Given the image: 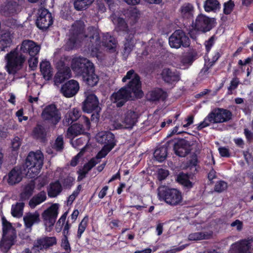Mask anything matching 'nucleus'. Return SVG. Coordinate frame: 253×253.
Returning a JSON list of instances; mask_svg holds the SVG:
<instances>
[{"label": "nucleus", "instance_id": "69168bd1", "mask_svg": "<svg viewBox=\"0 0 253 253\" xmlns=\"http://www.w3.org/2000/svg\"><path fill=\"white\" fill-rule=\"evenodd\" d=\"M75 180V178L72 176H67L63 181V186L65 188L70 189L74 185Z\"/></svg>", "mask_w": 253, "mask_h": 253}, {"label": "nucleus", "instance_id": "7c9ffc66", "mask_svg": "<svg viewBox=\"0 0 253 253\" xmlns=\"http://www.w3.org/2000/svg\"><path fill=\"white\" fill-rule=\"evenodd\" d=\"M101 44L109 50L114 51L116 47L117 41L114 37L107 33L103 35L102 41H100V45ZM100 48V47H99Z\"/></svg>", "mask_w": 253, "mask_h": 253}, {"label": "nucleus", "instance_id": "f704fd0d", "mask_svg": "<svg viewBox=\"0 0 253 253\" xmlns=\"http://www.w3.org/2000/svg\"><path fill=\"white\" fill-rule=\"evenodd\" d=\"M62 186L59 180L51 182L47 188V195L50 198H55L62 191Z\"/></svg>", "mask_w": 253, "mask_h": 253}, {"label": "nucleus", "instance_id": "37998d69", "mask_svg": "<svg viewBox=\"0 0 253 253\" xmlns=\"http://www.w3.org/2000/svg\"><path fill=\"white\" fill-rule=\"evenodd\" d=\"M18 5L15 1H9L1 8L6 16H11L17 13Z\"/></svg>", "mask_w": 253, "mask_h": 253}, {"label": "nucleus", "instance_id": "ddd939ff", "mask_svg": "<svg viewBox=\"0 0 253 253\" xmlns=\"http://www.w3.org/2000/svg\"><path fill=\"white\" fill-rule=\"evenodd\" d=\"M58 204H54L44 210L42 214V217L46 227H52L58 214Z\"/></svg>", "mask_w": 253, "mask_h": 253}, {"label": "nucleus", "instance_id": "8fccbe9b", "mask_svg": "<svg viewBox=\"0 0 253 253\" xmlns=\"http://www.w3.org/2000/svg\"><path fill=\"white\" fill-rule=\"evenodd\" d=\"M93 1L94 0H75L74 7L77 10H82L86 9Z\"/></svg>", "mask_w": 253, "mask_h": 253}, {"label": "nucleus", "instance_id": "393cba45", "mask_svg": "<svg viewBox=\"0 0 253 253\" xmlns=\"http://www.w3.org/2000/svg\"><path fill=\"white\" fill-rule=\"evenodd\" d=\"M2 237H9V239L15 240L16 238V231L12 226L11 223L8 221L4 217L2 218Z\"/></svg>", "mask_w": 253, "mask_h": 253}, {"label": "nucleus", "instance_id": "72a5a7b5", "mask_svg": "<svg viewBox=\"0 0 253 253\" xmlns=\"http://www.w3.org/2000/svg\"><path fill=\"white\" fill-rule=\"evenodd\" d=\"M86 133L83 124L75 123L70 126L67 129V135L69 137L74 138L79 135ZM87 134L89 133H87Z\"/></svg>", "mask_w": 253, "mask_h": 253}, {"label": "nucleus", "instance_id": "412c9836", "mask_svg": "<svg viewBox=\"0 0 253 253\" xmlns=\"http://www.w3.org/2000/svg\"><path fill=\"white\" fill-rule=\"evenodd\" d=\"M148 100L151 102L165 101L168 96L167 92L162 88L156 87L149 91L147 94Z\"/></svg>", "mask_w": 253, "mask_h": 253}, {"label": "nucleus", "instance_id": "a211bd4d", "mask_svg": "<svg viewBox=\"0 0 253 253\" xmlns=\"http://www.w3.org/2000/svg\"><path fill=\"white\" fill-rule=\"evenodd\" d=\"M79 88L78 82L76 80H71L62 85L60 92L65 97L70 98L77 93Z\"/></svg>", "mask_w": 253, "mask_h": 253}, {"label": "nucleus", "instance_id": "e433bc0d", "mask_svg": "<svg viewBox=\"0 0 253 253\" xmlns=\"http://www.w3.org/2000/svg\"><path fill=\"white\" fill-rule=\"evenodd\" d=\"M40 71L44 80L49 81L51 79L53 75L52 68L49 61L44 60L41 62Z\"/></svg>", "mask_w": 253, "mask_h": 253}, {"label": "nucleus", "instance_id": "4d7b16f0", "mask_svg": "<svg viewBox=\"0 0 253 253\" xmlns=\"http://www.w3.org/2000/svg\"><path fill=\"white\" fill-rule=\"evenodd\" d=\"M206 239V234L203 232H195L190 234L188 239L190 241H197Z\"/></svg>", "mask_w": 253, "mask_h": 253}, {"label": "nucleus", "instance_id": "f8f14e48", "mask_svg": "<svg viewBox=\"0 0 253 253\" xmlns=\"http://www.w3.org/2000/svg\"><path fill=\"white\" fill-rule=\"evenodd\" d=\"M39 16L36 20L37 27L42 30H46L53 23L51 13L44 8H41L38 10Z\"/></svg>", "mask_w": 253, "mask_h": 253}, {"label": "nucleus", "instance_id": "c03bdc74", "mask_svg": "<svg viewBox=\"0 0 253 253\" xmlns=\"http://www.w3.org/2000/svg\"><path fill=\"white\" fill-rule=\"evenodd\" d=\"M134 34L135 31H132L126 36V42L124 44L125 52L127 53H130L134 46Z\"/></svg>", "mask_w": 253, "mask_h": 253}, {"label": "nucleus", "instance_id": "9b49d317", "mask_svg": "<svg viewBox=\"0 0 253 253\" xmlns=\"http://www.w3.org/2000/svg\"><path fill=\"white\" fill-rule=\"evenodd\" d=\"M170 141H173V142H171L170 145L173 146L175 154L179 157H184L192 150V144L185 138H175Z\"/></svg>", "mask_w": 253, "mask_h": 253}, {"label": "nucleus", "instance_id": "79ce46f5", "mask_svg": "<svg viewBox=\"0 0 253 253\" xmlns=\"http://www.w3.org/2000/svg\"><path fill=\"white\" fill-rule=\"evenodd\" d=\"M46 198V192L44 191H40L30 199L29 205L31 208H35L37 206L44 202Z\"/></svg>", "mask_w": 253, "mask_h": 253}, {"label": "nucleus", "instance_id": "f3484780", "mask_svg": "<svg viewBox=\"0 0 253 253\" xmlns=\"http://www.w3.org/2000/svg\"><path fill=\"white\" fill-rule=\"evenodd\" d=\"M83 111L87 113H91L94 110H101L99 106V100L94 94L87 95L83 103Z\"/></svg>", "mask_w": 253, "mask_h": 253}, {"label": "nucleus", "instance_id": "0eeeda50", "mask_svg": "<svg viewBox=\"0 0 253 253\" xmlns=\"http://www.w3.org/2000/svg\"><path fill=\"white\" fill-rule=\"evenodd\" d=\"M216 22L215 18L210 17L205 14H198L192 23V29L196 32L206 33L212 30Z\"/></svg>", "mask_w": 253, "mask_h": 253}, {"label": "nucleus", "instance_id": "6e6552de", "mask_svg": "<svg viewBox=\"0 0 253 253\" xmlns=\"http://www.w3.org/2000/svg\"><path fill=\"white\" fill-rule=\"evenodd\" d=\"M169 44L171 47L177 49L181 46L187 47L190 45V41L183 30L178 29L169 37Z\"/></svg>", "mask_w": 253, "mask_h": 253}, {"label": "nucleus", "instance_id": "b1692460", "mask_svg": "<svg viewBox=\"0 0 253 253\" xmlns=\"http://www.w3.org/2000/svg\"><path fill=\"white\" fill-rule=\"evenodd\" d=\"M138 115L137 112L132 110H128L124 115L122 123L126 128H132L137 122Z\"/></svg>", "mask_w": 253, "mask_h": 253}, {"label": "nucleus", "instance_id": "5fc2aeb1", "mask_svg": "<svg viewBox=\"0 0 253 253\" xmlns=\"http://www.w3.org/2000/svg\"><path fill=\"white\" fill-rule=\"evenodd\" d=\"M240 84V81L238 78H233L230 82V85L228 87L227 94L231 95L232 91L236 89Z\"/></svg>", "mask_w": 253, "mask_h": 253}, {"label": "nucleus", "instance_id": "bb28decb", "mask_svg": "<svg viewBox=\"0 0 253 253\" xmlns=\"http://www.w3.org/2000/svg\"><path fill=\"white\" fill-rule=\"evenodd\" d=\"M7 182L9 185H14L19 183L22 179V172L20 169L14 167L7 174Z\"/></svg>", "mask_w": 253, "mask_h": 253}, {"label": "nucleus", "instance_id": "49530a36", "mask_svg": "<svg viewBox=\"0 0 253 253\" xmlns=\"http://www.w3.org/2000/svg\"><path fill=\"white\" fill-rule=\"evenodd\" d=\"M126 14L128 18L130 24L132 25L137 22L140 16L139 11L136 8L128 10Z\"/></svg>", "mask_w": 253, "mask_h": 253}, {"label": "nucleus", "instance_id": "aec40b11", "mask_svg": "<svg viewBox=\"0 0 253 253\" xmlns=\"http://www.w3.org/2000/svg\"><path fill=\"white\" fill-rule=\"evenodd\" d=\"M40 47L31 40H24L20 47V51L23 53H28L30 57L36 56L39 52Z\"/></svg>", "mask_w": 253, "mask_h": 253}, {"label": "nucleus", "instance_id": "a19ab883", "mask_svg": "<svg viewBox=\"0 0 253 253\" xmlns=\"http://www.w3.org/2000/svg\"><path fill=\"white\" fill-rule=\"evenodd\" d=\"M13 36L9 31H5L1 34L0 40V48L1 51H6L10 47L12 42Z\"/></svg>", "mask_w": 253, "mask_h": 253}, {"label": "nucleus", "instance_id": "864d4df0", "mask_svg": "<svg viewBox=\"0 0 253 253\" xmlns=\"http://www.w3.org/2000/svg\"><path fill=\"white\" fill-rule=\"evenodd\" d=\"M235 4L232 0H229L223 4V13L225 15L230 14L233 11Z\"/></svg>", "mask_w": 253, "mask_h": 253}, {"label": "nucleus", "instance_id": "4be33fe9", "mask_svg": "<svg viewBox=\"0 0 253 253\" xmlns=\"http://www.w3.org/2000/svg\"><path fill=\"white\" fill-rule=\"evenodd\" d=\"M71 76V71L69 67L64 66L58 69L53 78L54 85L58 86L59 84L64 82L65 81L69 79Z\"/></svg>", "mask_w": 253, "mask_h": 253}, {"label": "nucleus", "instance_id": "13d9d810", "mask_svg": "<svg viewBox=\"0 0 253 253\" xmlns=\"http://www.w3.org/2000/svg\"><path fill=\"white\" fill-rule=\"evenodd\" d=\"M68 237V236H63V238L61 239V247L65 250V252L70 253L71 252V248Z\"/></svg>", "mask_w": 253, "mask_h": 253}, {"label": "nucleus", "instance_id": "423d86ee", "mask_svg": "<svg viewBox=\"0 0 253 253\" xmlns=\"http://www.w3.org/2000/svg\"><path fill=\"white\" fill-rule=\"evenodd\" d=\"M5 58L6 71L8 74L12 75H15L22 68L26 61V57L17 49L7 53Z\"/></svg>", "mask_w": 253, "mask_h": 253}, {"label": "nucleus", "instance_id": "dca6fc26", "mask_svg": "<svg viewBox=\"0 0 253 253\" xmlns=\"http://www.w3.org/2000/svg\"><path fill=\"white\" fill-rule=\"evenodd\" d=\"M57 239L55 237L45 236L38 238L34 244L32 250H35V252H39L40 250L47 249L50 247L56 245Z\"/></svg>", "mask_w": 253, "mask_h": 253}, {"label": "nucleus", "instance_id": "774afa93", "mask_svg": "<svg viewBox=\"0 0 253 253\" xmlns=\"http://www.w3.org/2000/svg\"><path fill=\"white\" fill-rule=\"evenodd\" d=\"M169 171L167 169H160L158 170V179L160 181H162L166 179L169 175Z\"/></svg>", "mask_w": 253, "mask_h": 253}, {"label": "nucleus", "instance_id": "2eb2a0df", "mask_svg": "<svg viewBox=\"0 0 253 253\" xmlns=\"http://www.w3.org/2000/svg\"><path fill=\"white\" fill-rule=\"evenodd\" d=\"M253 246V238L242 239L233 244L231 253H250Z\"/></svg>", "mask_w": 253, "mask_h": 253}, {"label": "nucleus", "instance_id": "5701e85b", "mask_svg": "<svg viewBox=\"0 0 253 253\" xmlns=\"http://www.w3.org/2000/svg\"><path fill=\"white\" fill-rule=\"evenodd\" d=\"M161 75L163 81L169 84L177 82L180 79L179 74L176 70L172 71L169 68H164Z\"/></svg>", "mask_w": 253, "mask_h": 253}, {"label": "nucleus", "instance_id": "c85d7f7f", "mask_svg": "<svg viewBox=\"0 0 253 253\" xmlns=\"http://www.w3.org/2000/svg\"><path fill=\"white\" fill-rule=\"evenodd\" d=\"M171 142H173V141L169 140L165 145L161 146L155 150L154 156L157 161L162 162L166 160L168 155V147L170 146Z\"/></svg>", "mask_w": 253, "mask_h": 253}, {"label": "nucleus", "instance_id": "2f4dec72", "mask_svg": "<svg viewBox=\"0 0 253 253\" xmlns=\"http://www.w3.org/2000/svg\"><path fill=\"white\" fill-rule=\"evenodd\" d=\"M35 188V183L31 181L25 184L22 188L20 198L22 201H27L32 196Z\"/></svg>", "mask_w": 253, "mask_h": 253}, {"label": "nucleus", "instance_id": "a878e982", "mask_svg": "<svg viewBox=\"0 0 253 253\" xmlns=\"http://www.w3.org/2000/svg\"><path fill=\"white\" fill-rule=\"evenodd\" d=\"M112 17L113 23L116 25L115 30L117 32H122L128 34L133 31V30L130 31L128 29L127 24L123 18L117 16L116 15L112 16Z\"/></svg>", "mask_w": 253, "mask_h": 253}, {"label": "nucleus", "instance_id": "0e129e2a", "mask_svg": "<svg viewBox=\"0 0 253 253\" xmlns=\"http://www.w3.org/2000/svg\"><path fill=\"white\" fill-rule=\"evenodd\" d=\"M21 145L20 138L18 137H15L11 141V149L12 151H17Z\"/></svg>", "mask_w": 253, "mask_h": 253}, {"label": "nucleus", "instance_id": "ea45409f", "mask_svg": "<svg viewBox=\"0 0 253 253\" xmlns=\"http://www.w3.org/2000/svg\"><path fill=\"white\" fill-rule=\"evenodd\" d=\"M203 7L207 12L216 13L221 8V4L218 0H206Z\"/></svg>", "mask_w": 253, "mask_h": 253}, {"label": "nucleus", "instance_id": "cd10ccee", "mask_svg": "<svg viewBox=\"0 0 253 253\" xmlns=\"http://www.w3.org/2000/svg\"><path fill=\"white\" fill-rule=\"evenodd\" d=\"M98 140L100 143L104 144V146L111 147V150L116 145L117 141L115 135L110 131L106 132L104 134L99 135Z\"/></svg>", "mask_w": 253, "mask_h": 253}, {"label": "nucleus", "instance_id": "e2e57ef3", "mask_svg": "<svg viewBox=\"0 0 253 253\" xmlns=\"http://www.w3.org/2000/svg\"><path fill=\"white\" fill-rule=\"evenodd\" d=\"M212 123L211 120L209 118V114L205 118L203 121L201 122L197 126V129L198 130H202L203 128L207 127L210 126V124Z\"/></svg>", "mask_w": 253, "mask_h": 253}, {"label": "nucleus", "instance_id": "9d476101", "mask_svg": "<svg viewBox=\"0 0 253 253\" xmlns=\"http://www.w3.org/2000/svg\"><path fill=\"white\" fill-rule=\"evenodd\" d=\"M41 116L43 120L47 121L54 126L56 125L61 118L60 112L54 104L45 106L42 111Z\"/></svg>", "mask_w": 253, "mask_h": 253}, {"label": "nucleus", "instance_id": "6e6d98bb", "mask_svg": "<svg viewBox=\"0 0 253 253\" xmlns=\"http://www.w3.org/2000/svg\"><path fill=\"white\" fill-rule=\"evenodd\" d=\"M216 39V37L214 35L211 37L208 40L205 42L204 45L205 46V49L207 54L210 52L212 47L214 44Z\"/></svg>", "mask_w": 253, "mask_h": 253}, {"label": "nucleus", "instance_id": "bf43d9fd", "mask_svg": "<svg viewBox=\"0 0 253 253\" xmlns=\"http://www.w3.org/2000/svg\"><path fill=\"white\" fill-rule=\"evenodd\" d=\"M227 188V183L223 180L217 181L214 186V191L218 193L222 192Z\"/></svg>", "mask_w": 253, "mask_h": 253}, {"label": "nucleus", "instance_id": "f257e3e1", "mask_svg": "<svg viewBox=\"0 0 253 253\" xmlns=\"http://www.w3.org/2000/svg\"><path fill=\"white\" fill-rule=\"evenodd\" d=\"M84 42L85 46L92 53H97L100 45V37L98 29L91 26L87 28V34L84 33V27L79 24H74L69 31L68 38L65 44L67 51L73 50L79 43Z\"/></svg>", "mask_w": 253, "mask_h": 253}, {"label": "nucleus", "instance_id": "473e14b6", "mask_svg": "<svg viewBox=\"0 0 253 253\" xmlns=\"http://www.w3.org/2000/svg\"><path fill=\"white\" fill-rule=\"evenodd\" d=\"M176 181L181 185L185 190H189L194 185V183L190 180V175L183 172H180L177 175Z\"/></svg>", "mask_w": 253, "mask_h": 253}, {"label": "nucleus", "instance_id": "3c124183", "mask_svg": "<svg viewBox=\"0 0 253 253\" xmlns=\"http://www.w3.org/2000/svg\"><path fill=\"white\" fill-rule=\"evenodd\" d=\"M52 148L56 151H62L64 149V141L62 136L59 135L56 138Z\"/></svg>", "mask_w": 253, "mask_h": 253}, {"label": "nucleus", "instance_id": "a18cd8bd", "mask_svg": "<svg viewBox=\"0 0 253 253\" xmlns=\"http://www.w3.org/2000/svg\"><path fill=\"white\" fill-rule=\"evenodd\" d=\"M15 244V240L9 239V237H2L0 243V250L2 253H7Z\"/></svg>", "mask_w": 253, "mask_h": 253}, {"label": "nucleus", "instance_id": "f03ea898", "mask_svg": "<svg viewBox=\"0 0 253 253\" xmlns=\"http://www.w3.org/2000/svg\"><path fill=\"white\" fill-rule=\"evenodd\" d=\"M72 70L83 77V80L89 86L93 87L97 84L99 78L95 74V67L92 62L84 57H76L71 61Z\"/></svg>", "mask_w": 253, "mask_h": 253}, {"label": "nucleus", "instance_id": "338daca9", "mask_svg": "<svg viewBox=\"0 0 253 253\" xmlns=\"http://www.w3.org/2000/svg\"><path fill=\"white\" fill-rule=\"evenodd\" d=\"M253 60V56L248 57L246 59H245L244 61L241 59H240L238 62V65L240 66V69L242 70V72H244L245 71L243 69V66L250 65L251 64L252 61Z\"/></svg>", "mask_w": 253, "mask_h": 253}, {"label": "nucleus", "instance_id": "09e8293b", "mask_svg": "<svg viewBox=\"0 0 253 253\" xmlns=\"http://www.w3.org/2000/svg\"><path fill=\"white\" fill-rule=\"evenodd\" d=\"M24 207V203L22 202L17 203L15 205H12L11 211L12 215L13 217L21 216Z\"/></svg>", "mask_w": 253, "mask_h": 253}, {"label": "nucleus", "instance_id": "20e7f679", "mask_svg": "<svg viewBox=\"0 0 253 253\" xmlns=\"http://www.w3.org/2000/svg\"><path fill=\"white\" fill-rule=\"evenodd\" d=\"M127 80H130L124 87H126L131 95L133 94L135 98H142L144 93L142 90V84L139 75L136 73L134 70L131 69L127 71L123 78L122 82L125 83Z\"/></svg>", "mask_w": 253, "mask_h": 253}, {"label": "nucleus", "instance_id": "39448f33", "mask_svg": "<svg viewBox=\"0 0 253 253\" xmlns=\"http://www.w3.org/2000/svg\"><path fill=\"white\" fill-rule=\"evenodd\" d=\"M43 163V156L41 153L30 152L25 162L27 175L30 178L37 177L41 171Z\"/></svg>", "mask_w": 253, "mask_h": 253}, {"label": "nucleus", "instance_id": "7ed1b4c3", "mask_svg": "<svg viewBox=\"0 0 253 253\" xmlns=\"http://www.w3.org/2000/svg\"><path fill=\"white\" fill-rule=\"evenodd\" d=\"M158 197L160 201L173 207L180 205L183 201L182 192L179 190L166 186L158 188Z\"/></svg>", "mask_w": 253, "mask_h": 253}, {"label": "nucleus", "instance_id": "4c0bfd02", "mask_svg": "<svg viewBox=\"0 0 253 253\" xmlns=\"http://www.w3.org/2000/svg\"><path fill=\"white\" fill-rule=\"evenodd\" d=\"M25 226L31 228L35 223H39L40 221V214L37 211L29 212L23 217Z\"/></svg>", "mask_w": 253, "mask_h": 253}, {"label": "nucleus", "instance_id": "4468645a", "mask_svg": "<svg viewBox=\"0 0 253 253\" xmlns=\"http://www.w3.org/2000/svg\"><path fill=\"white\" fill-rule=\"evenodd\" d=\"M132 97L130 93L126 87H122L111 96V100L116 104L117 107H121Z\"/></svg>", "mask_w": 253, "mask_h": 253}, {"label": "nucleus", "instance_id": "6ab92c4d", "mask_svg": "<svg viewBox=\"0 0 253 253\" xmlns=\"http://www.w3.org/2000/svg\"><path fill=\"white\" fill-rule=\"evenodd\" d=\"M68 213V211H66L61 215L57 221L55 226V230L57 233L60 232L63 229V236H68L69 235V230L72 226L71 223H69V219L66 222Z\"/></svg>", "mask_w": 253, "mask_h": 253}, {"label": "nucleus", "instance_id": "1a4fd4ad", "mask_svg": "<svg viewBox=\"0 0 253 253\" xmlns=\"http://www.w3.org/2000/svg\"><path fill=\"white\" fill-rule=\"evenodd\" d=\"M209 118L212 124L226 123L232 119V113L228 109L216 107L209 113Z\"/></svg>", "mask_w": 253, "mask_h": 253}, {"label": "nucleus", "instance_id": "603ef678", "mask_svg": "<svg viewBox=\"0 0 253 253\" xmlns=\"http://www.w3.org/2000/svg\"><path fill=\"white\" fill-rule=\"evenodd\" d=\"M197 56V53L196 52H189L183 57L182 62L185 64H192Z\"/></svg>", "mask_w": 253, "mask_h": 253}, {"label": "nucleus", "instance_id": "680f3d73", "mask_svg": "<svg viewBox=\"0 0 253 253\" xmlns=\"http://www.w3.org/2000/svg\"><path fill=\"white\" fill-rule=\"evenodd\" d=\"M111 150V147L103 146L102 149L97 153L96 158L101 159L105 157Z\"/></svg>", "mask_w": 253, "mask_h": 253}, {"label": "nucleus", "instance_id": "de8ad7c7", "mask_svg": "<svg viewBox=\"0 0 253 253\" xmlns=\"http://www.w3.org/2000/svg\"><path fill=\"white\" fill-rule=\"evenodd\" d=\"M89 221L88 215H85L80 223L79 224L77 231V237L80 239L84 231L85 230Z\"/></svg>", "mask_w": 253, "mask_h": 253}, {"label": "nucleus", "instance_id": "58836bf2", "mask_svg": "<svg viewBox=\"0 0 253 253\" xmlns=\"http://www.w3.org/2000/svg\"><path fill=\"white\" fill-rule=\"evenodd\" d=\"M179 12L183 18L190 19L193 17L194 7L190 3H185L181 6Z\"/></svg>", "mask_w": 253, "mask_h": 253}, {"label": "nucleus", "instance_id": "c756f323", "mask_svg": "<svg viewBox=\"0 0 253 253\" xmlns=\"http://www.w3.org/2000/svg\"><path fill=\"white\" fill-rule=\"evenodd\" d=\"M81 117V113L77 108L69 111L64 116L63 123L65 126H69Z\"/></svg>", "mask_w": 253, "mask_h": 253}, {"label": "nucleus", "instance_id": "052dcab7", "mask_svg": "<svg viewBox=\"0 0 253 253\" xmlns=\"http://www.w3.org/2000/svg\"><path fill=\"white\" fill-rule=\"evenodd\" d=\"M223 54V50L221 48L217 49L214 51L213 55L211 58V65H214L216 62L220 58Z\"/></svg>", "mask_w": 253, "mask_h": 253}, {"label": "nucleus", "instance_id": "c9c22d12", "mask_svg": "<svg viewBox=\"0 0 253 253\" xmlns=\"http://www.w3.org/2000/svg\"><path fill=\"white\" fill-rule=\"evenodd\" d=\"M32 134L34 138L44 142L46 138V129L43 125L37 124L33 129Z\"/></svg>", "mask_w": 253, "mask_h": 253}]
</instances>
